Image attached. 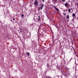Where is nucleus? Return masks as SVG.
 Instances as JSON below:
<instances>
[{
	"label": "nucleus",
	"instance_id": "obj_1",
	"mask_svg": "<svg viewBox=\"0 0 78 78\" xmlns=\"http://www.w3.org/2000/svg\"><path fill=\"white\" fill-rule=\"evenodd\" d=\"M34 5H35V6H37L39 5V3L37 0H35V1Z\"/></svg>",
	"mask_w": 78,
	"mask_h": 78
},
{
	"label": "nucleus",
	"instance_id": "obj_2",
	"mask_svg": "<svg viewBox=\"0 0 78 78\" xmlns=\"http://www.w3.org/2000/svg\"><path fill=\"white\" fill-rule=\"evenodd\" d=\"M68 5H69L68 2H66L65 4V6H66V7H67L68 6Z\"/></svg>",
	"mask_w": 78,
	"mask_h": 78
},
{
	"label": "nucleus",
	"instance_id": "obj_3",
	"mask_svg": "<svg viewBox=\"0 0 78 78\" xmlns=\"http://www.w3.org/2000/svg\"><path fill=\"white\" fill-rule=\"evenodd\" d=\"M44 4H42L40 8L41 9V10H42V9L43 8V7H44Z\"/></svg>",
	"mask_w": 78,
	"mask_h": 78
},
{
	"label": "nucleus",
	"instance_id": "obj_4",
	"mask_svg": "<svg viewBox=\"0 0 78 78\" xmlns=\"http://www.w3.org/2000/svg\"><path fill=\"white\" fill-rule=\"evenodd\" d=\"M40 16H39L37 22H39V21H40Z\"/></svg>",
	"mask_w": 78,
	"mask_h": 78
},
{
	"label": "nucleus",
	"instance_id": "obj_5",
	"mask_svg": "<svg viewBox=\"0 0 78 78\" xmlns=\"http://www.w3.org/2000/svg\"><path fill=\"white\" fill-rule=\"evenodd\" d=\"M75 16V13H73V17H74Z\"/></svg>",
	"mask_w": 78,
	"mask_h": 78
},
{
	"label": "nucleus",
	"instance_id": "obj_6",
	"mask_svg": "<svg viewBox=\"0 0 78 78\" xmlns=\"http://www.w3.org/2000/svg\"><path fill=\"white\" fill-rule=\"evenodd\" d=\"M16 16L17 17H19V15L18 14H16Z\"/></svg>",
	"mask_w": 78,
	"mask_h": 78
},
{
	"label": "nucleus",
	"instance_id": "obj_7",
	"mask_svg": "<svg viewBox=\"0 0 78 78\" xmlns=\"http://www.w3.org/2000/svg\"><path fill=\"white\" fill-rule=\"evenodd\" d=\"M27 56H30V53L29 52H28L27 53Z\"/></svg>",
	"mask_w": 78,
	"mask_h": 78
},
{
	"label": "nucleus",
	"instance_id": "obj_8",
	"mask_svg": "<svg viewBox=\"0 0 78 78\" xmlns=\"http://www.w3.org/2000/svg\"><path fill=\"white\" fill-rule=\"evenodd\" d=\"M55 9L57 11H59V9H58L56 8V7H55Z\"/></svg>",
	"mask_w": 78,
	"mask_h": 78
},
{
	"label": "nucleus",
	"instance_id": "obj_9",
	"mask_svg": "<svg viewBox=\"0 0 78 78\" xmlns=\"http://www.w3.org/2000/svg\"><path fill=\"white\" fill-rule=\"evenodd\" d=\"M67 19H69V16L67 15Z\"/></svg>",
	"mask_w": 78,
	"mask_h": 78
},
{
	"label": "nucleus",
	"instance_id": "obj_10",
	"mask_svg": "<svg viewBox=\"0 0 78 78\" xmlns=\"http://www.w3.org/2000/svg\"><path fill=\"white\" fill-rule=\"evenodd\" d=\"M70 9H69L68 10L69 12H70Z\"/></svg>",
	"mask_w": 78,
	"mask_h": 78
},
{
	"label": "nucleus",
	"instance_id": "obj_11",
	"mask_svg": "<svg viewBox=\"0 0 78 78\" xmlns=\"http://www.w3.org/2000/svg\"><path fill=\"white\" fill-rule=\"evenodd\" d=\"M64 15V16H66V14H67L66 13V12H65L63 13Z\"/></svg>",
	"mask_w": 78,
	"mask_h": 78
},
{
	"label": "nucleus",
	"instance_id": "obj_12",
	"mask_svg": "<svg viewBox=\"0 0 78 78\" xmlns=\"http://www.w3.org/2000/svg\"><path fill=\"white\" fill-rule=\"evenodd\" d=\"M20 33H22V29H21L20 30Z\"/></svg>",
	"mask_w": 78,
	"mask_h": 78
},
{
	"label": "nucleus",
	"instance_id": "obj_13",
	"mask_svg": "<svg viewBox=\"0 0 78 78\" xmlns=\"http://www.w3.org/2000/svg\"><path fill=\"white\" fill-rule=\"evenodd\" d=\"M62 2H65V0H62Z\"/></svg>",
	"mask_w": 78,
	"mask_h": 78
},
{
	"label": "nucleus",
	"instance_id": "obj_14",
	"mask_svg": "<svg viewBox=\"0 0 78 78\" xmlns=\"http://www.w3.org/2000/svg\"><path fill=\"white\" fill-rule=\"evenodd\" d=\"M54 1L55 2H57V0H54Z\"/></svg>",
	"mask_w": 78,
	"mask_h": 78
},
{
	"label": "nucleus",
	"instance_id": "obj_15",
	"mask_svg": "<svg viewBox=\"0 0 78 78\" xmlns=\"http://www.w3.org/2000/svg\"><path fill=\"white\" fill-rule=\"evenodd\" d=\"M21 16V17H23L24 16V15H22Z\"/></svg>",
	"mask_w": 78,
	"mask_h": 78
},
{
	"label": "nucleus",
	"instance_id": "obj_16",
	"mask_svg": "<svg viewBox=\"0 0 78 78\" xmlns=\"http://www.w3.org/2000/svg\"><path fill=\"white\" fill-rule=\"evenodd\" d=\"M42 2H44V0H42Z\"/></svg>",
	"mask_w": 78,
	"mask_h": 78
},
{
	"label": "nucleus",
	"instance_id": "obj_17",
	"mask_svg": "<svg viewBox=\"0 0 78 78\" xmlns=\"http://www.w3.org/2000/svg\"><path fill=\"white\" fill-rule=\"evenodd\" d=\"M48 78H51V77H50V76H48Z\"/></svg>",
	"mask_w": 78,
	"mask_h": 78
},
{
	"label": "nucleus",
	"instance_id": "obj_18",
	"mask_svg": "<svg viewBox=\"0 0 78 78\" xmlns=\"http://www.w3.org/2000/svg\"><path fill=\"white\" fill-rule=\"evenodd\" d=\"M13 20H15V18H13Z\"/></svg>",
	"mask_w": 78,
	"mask_h": 78
},
{
	"label": "nucleus",
	"instance_id": "obj_19",
	"mask_svg": "<svg viewBox=\"0 0 78 78\" xmlns=\"http://www.w3.org/2000/svg\"><path fill=\"white\" fill-rule=\"evenodd\" d=\"M53 7H55V8H56V6H53Z\"/></svg>",
	"mask_w": 78,
	"mask_h": 78
}]
</instances>
